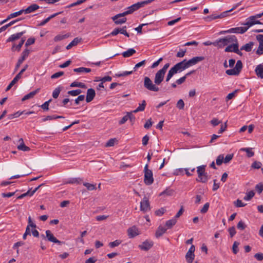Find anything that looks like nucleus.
<instances>
[{
    "mask_svg": "<svg viewBox=\"0 0 263 263\" xmlns=\"http://www.w3.org/2000/svg\"><path fill=\"white\" fill-rule=\"evenodd\" d=\"M154 1V0H146L133 4V12L138 10L140 8L143 7L145 5L150 4Z\"/></svg>",
    "mask_w": 263,
    "mask_h": 263,
    "instance_id": "obj_13",
    "label": "nucleus"
},
{
    "mask_svg": "<svg viewBox=\"0 0 263 263\" xmlns=\"http://www.w3.org/2000/svg\"><path fill=\"white\" fill-rule=\"evenodd\" d=\"M70 87H80L82 88H86V86L84 83H82V82H76V81L72 82L70 85Z\"/></svg>",
    "mask_w": 263,
    "mask_h": 263,
    "instance_id": "obj_32",
    "label": "nucleus"
},
{
    "mask_svg": "<svg viewBox=\"0 0 263 263\" xmlns=\"http://www.w3.org/2000/svg\"><path fill=\"white\" fill-rule=\"evenodd\" d=\"M186 52V49H181L177 53L176 57L177 58H182L184 56L185 53Z\"/></svg>",
    "mask_w": 263,
    "mask_h": 263,
    "instance_id": "obj_52",
    "label": "nucleus"
},
{
    "mask_svg": "<svg viewBox=\"0 0 263 263\" xmlns=\"http://www.w3.org/2000/svg\"><path fill=\"white\" fill-rule=\"evenodd\" d=\"M173 193L174 191L173 190L167 188L164 191L161 192L159 195L162 196L163 195H165L166 196H172Z\"/></svg>",
    "mask_w": 263,
    "mask_h": 263,
    "instance_id": "obj_38",
    "label": "nucleus"
},
{
    "mask_svg": "<svg viewBox=\"0 0 263 263\" xmlns=\"http://www.w3.org/2000/svg\"><path fill=\"white\" fill-rule=\"evenodd\" d=\"M146 61L143 60L142 61L137 63L135 65V67H134V70L135 71L137 70V69L139 68L140 67L143 66L145 64Z\"/></svg>",
    "mask_w": 263,
    "mask_h": 263,
    "instance_id": "obj_62",
    "label": "nucleus"
},
{
    "mask_svg": "<svg viewBox=\"0 0 263 263\" xmlns=\"http://www.w3.org/2000/svg\"><path fill=\"white\" fill-rule=\"evenodd\" d=\"M247 31V28L245 27H238L232 28L227 30L221 31L220 34H224L226 33H240L243 34Z\"/></svg>",
    "mask_w": 263,
    "mask_h": 263,
    "instance_id": "obj_8",
    "label": "nucleus"
},
{
    "mask_svg": "<svg viewBox=\"0 0 263 263\" xmlns=\"http://www.w3.org/2000/svg\"><path fill=\"white\" fill-rule=\"evenodd\" d=\"M25 40L26 38L25 37H23L21 38V40L18 45H16L15 43H14L11 47V50L12 51H14L15 50L20 51Z\"/></svg>",
    "mask_w": 263,
    "mask_h": 263,
    "instance_id": "obj_21",
    "label": "nucleus"
},
{
    "mask_svg": "<svg viewBox=\"0 0 263 263\" xmlns=\"http://www.w3.org/2000/svg\"><path fill=\"white\" fill-rule=\"evenodd\" d=\"M28 67V65H26L24 68H23L20 72L15 77V78L13 79V80L10 82L9 85L6 88V91H7L9 90L11 87L18 81L20 79H21L22 74L23 72L26 70Z\"/></svg>",
    "mask_w": 263,
    "mask_h": 263,
    "instance_id": "obj_9",
    "label": "nucleus"
},
{
    "mask_svg": "<svg viewBox=\"0 0 263 263\" xmlns=\"http://www.w3.org/2000/svg\"><path fill=\"white\" fill-rule=\"evenodd\" d=\"M230 45H228L224 49L225 52H234L235 49L237 48H238V40H237L236 42H233L230 44Z\"/></svg>",
    "mask_w": 263,
    "mask_h": 263,
    "instance_id": "obj_19",
    "label": "nucleus"
},
{
    "mask_svg": "<svg viewBox=\"0 0 263 263\" xmlns=\"http://www.w3.org/2000/svg\"><path fill=\"white\" fill-rule=\"evenodd\" d=\"M68 36H69V35H68V34H64V35L59 34L54 37V41L55 42H58V41H61L63 39H65L68 37Z\"/></svg>",
    "mask_w": 263,
    "mask_h": 263,
    "instance_id": "obj_40",
    "label": "nucleus"
},
{
    "mask_svg": "<svg viewBox=\"0 0 263 263\" xmlns=\"http://www.w3.org/2000/svg\"><path fill=\"white\" fill-rule=\"evenodd\" d=\"M132 13V6L128 7V10L122 13H119L116 15L112 17V20L116 24H122L125 23L126 21V18L124 17L127 14H130Z\"/></svg>",
    "mask_w": 263,
    "mask_h": 263,
    "instance_id": "obj_6",
    "label": "nucleus"
},
{
    "mask_svg": "<svg viewBox=\"0 0 263 263\" xmlns=\"http://www.w3.org/2000/svg\"><path fill=\"white\" fill-rule=\"evenodd\" d=\"M231 237H233L236 234V230L234 227H232L228 229Z\"/></svg>",
    "mask_w": 263,
    "mask_h": 263,
    "instance_id": "obj_61",
    "label": "nucleus"
},
{
    "mask_svg": "<svg viewBox=\"0 0 263 263\" xmlns=\"http://www.w3.org/2000/svg\"><path fill=\"white\" fill-rule=\"evenodd\" d=\"M255 72L257 76L261 79L263 78V65L259 64L258 65L255 69Z\"/></svg>",
    "mask_w": 263,
    "mask_h": 263,
    "instance_id": "obj_23",
    "label": "nucleus"
},
{
    "mask_svg": "<svg viewBox=\"0 0 263 263\" xmlns=\"http://www.w3.org/2000/svg\"><path fill=\"white\" fill-rule=\"evenodd\" d=\"M165 74V73L162 70H159L155 74L154 84L149 77H145L143 81L144 88L151 91H159L160 89L157 85H159L163 82Z\"/></svg>",
    "mask_w": 263,
    "mask_h": 263,
    "instance_id": "obj_1",
    "label": "nucleus"
},
{
    "mask_svg": "<svg viewBox=\"0 0 263 263\" xmlns=\"http://www.w3.org/2000/svg\"><path fill=\"white\" fill-rule=\"evenodd\" d=\"M254 192L250 191L247 193V195L244 197L243 199L246 201L250 200L254 197Z\"/></svg>",
    "mask_w": 263,
    "mask_h": 263,
    "instance_id": "obj_36",
    "label": "nucleus"
},
{
    "mask_svg": "<svg viewBox=\"0 0 263 263\" xmlns=\"http://www.w3.org/2000/svg\"><path fill=\"white\" fill-rule=\"evenodd\" d=\"M191 60L193 61V64L195 65L197 63L204 60V57H193V58H192Z\"/></svg>",
    "mask_w": 263,
    "mask_h": 263,
    "instance_id": "obj_44",
    "label": "nucleus"
},
{
    "mask_svg": "<svg viewBox=\"0 0 263 263\" xmlns=\"http://www.w3.org/2000/svg\"><path fill=\"white\" fill-rule=\"evenodd\" d=\"M153 125V122L151 121V118L148 119L144 125V127L146 129H148Z\"/></svg>",
    "mask_w": 263,
    "mask_h": 263,
    "instance_id": "obj_64",
    "label": "nucleus"
},
{
    "mask_svg": "<svg viewBox=\"0 0 263 263\" xmlns=\"http://www.w3.org/2000/svg\"><path fill=\"white\" fill-rule=\"evenodd\" d=\"M247 227V225L242 220L238 222L237 224V228L238 229L240 230H245Z\"/></svg>",
    "mask_w": 263,
    "mask_h": 263,
    "instance_id": "obj_48",
    "label": "nucleus"
},
{
    "mask_svg": "<svg viewBox=\"0 0 263 263\" xmlns=\"http://www.w3.org/2000/svg\"><path fill=\"white\" fill-rule=\"evenodd\" d=\"M205 165H202L197 167V173L198 174V178L196 181L201 183H206L209 179V176L205 172Z\"/></svg>",
    "mask_w": 263,
    "mask_h": 263,
    "instance_id": "obj_4",
    "label": "nucleus"
},
{
    "mask_svg": "<svg viewBox=\"0 0 263 263\" xmlns=\"http://www.w3.org/2000/svg\"><path fill=\"white\" fill-rule=\"evenodd\" d=\"M25 31H23L10 35V36L7 40V42H14V41L19 39L24 33H25Z\"/></svg>",
    "mask_w": 263,
    "mask_h": 263,
    "instance_id": "obj_17",
    "label": "nucleus"
},
{
    "mask_svg": "<svg viewBox=\"0 0 263 263\" xmlns=\"http://www.w3.org/2000/svg\"><path fill=\"white\" fill-rule=\"evenodd\" d=\"M177 107L179 109H183L184 106V103L182 99H180L178 101L177 103Z\"/></svg>",
    "mask_w": 263,
    "mask_h": 263,
    "instance_id": "obj_57",
    "label": "nucleus"
},
{
    "mask_svg": "<svg viewBox=\"0 0 263 263\" xmlns=\"http://www.w3.org/2000/svg\"><path fill=\"white\" fill-rule=\"evenodd\" d=\"M17 149L23 151H29L30 148L25 145L24 143H21L17 146Z\"/></svg>",
    "mask_w": 263,
    "mask_h": 263,
    "instance_id": "obj_46",
    "label": "nucleus"
},
{
    "mask_svg": "<svg viewBox=\"0 0 263 263\" xmlns=\"http://www.w3.org/2000/svg\"><path fill=\"white\" fill-rule=\"evenodd\" d=\"M256 39L259 42V46L256 51V53L259 55L263 54V35H256Z\"/></svg>",
    "mask_w": 263,
    "mask_h": 263,
    "instance_id": "obj_11",
    "label": "nucleus"
},
{
    "mask_svg": "<svg viewBox=\"0 0 263 263\" xmlns=\"http://www.w3.org/2000/svg\"><path fill=\"white\" fill-rule=\"evenodd\" d=\"M24 13V11H23V9H22L18 11H17V12H14V13H11L10 14H9L6 19L3 20V21H2L1 22V24H4V23L7 22L8 20L12 18H14V17H16L21 14H22L23 13Z\"/></svg>",
    "mask_w": 263,
    "mask_h": 263,
    "instance_id": "obj_16",
    "label": "nucleus"
},
{
    "mask_svg": "<svg viewBox=\"0 0 263 263\" xmlns=\"http://www.w3.org/2000/svg\"><path fill=\"white\" fill-rule=\"evenodd\" d=\"M62 13V12H58V13H54L53 14H52L51 15H50V16H49L48 17H47V18H46L45 20H43L42 22H41L40 23V24L39 25V26H44L45 25L46 23H47L51 18L55 17L56 16L58 15L59 14H61Z\"/></svg>",
    "mask_w": 263,
    "mask_h": 263,
    "instance_id": "obj_28",
    "label": "nucleus"
},
{
    "mask_svg": "<svg viewBox=\"0 0 263 263\" xmlns=\"http://www.w3.org/2000/svg\"><path fill=\"white\" fill-rule=\"evenodd\" d=\"M243 65L240 60L237 61L235 67L233 69H228L226 73L229 76H238L242 70Z\"/></svg>",
    "mask_w": 263,
    "mask_h": 263,
    "instance_id": "obj_7",
    "label": "nucleus"
},
{
    "mask_svg": "<svg viewBox=\"0 0 263 263\" xmlns=\"http://www.w3.org/2000/svg\"><path fill=\"white\" fill-rule=\"evenodd\" d=\"M82 41L81 38L76 37L73 39V40L67 46L66 49L67 50L70 49L72 47L74 46H76L79 43L81 42Z\"/></svg>",
    "mask_w": 263,
    "mask_h": 263,
    "instance_id": "obj_27",
    "label": "nucleus"
},
{
    "mask_svg": "<svg viewBox=\"0 0 263 263\" xmlns=\"http://www.w3.org/2000/svg\"><path fill=\"white\" fill-rule=\"evenodd\" d=\"M131 112H129L127 113V115L126 116H125L123 117L122 119L120 120L119 123L120 124H124L128 119H131Z\"/></svg>",
    "mask_w": 263,
    "mask_h": 263,
    "instance_id": "obj_45",
    "label": "nucleus"
},
{
    "mask_svg": "<svg viewBox=\"0 0 263 263\" xmlns=\"http://www.w3.org/2000/svg\"><path fill=\"white\" fill-rule=\"evenodd\" d=\"M166 230H167L166 228H165V227H162L161 226H160L158 228V229L156 232V233H155L156 237L157 238H159V237H161V236H162V235L163 234H164L166 232Z\"/></svg>",
    "mask_w": 263,
    "mask_h": 263,
    "instance_id": "obj_24",
    "label": "nucleus"
},
{
    "mask_svg": "<svg viewBox=\"0 0 263 263\" xmlns=\"http://www.w3.org/2000/svg\"><path fill=\"white\" fill-rule=\"evenodd\" d=\"M194 72H195L194 70H192V71L189 72L188 73H186L185 74V76H184L183 77H182L180 78V79L177 80L176 81V83L177 84H178V85L182 84V83H183L185 81V80L187 78V77L188 76H190L191 74H192V73H193Z\"/></svg>",
    "mask_w": 263,
    "mask_h": 263,
    "instance_id": "obj_25",
    "label": "nucleus"
},
{
    "mask_svg": "<svg viewBox=\"0 0 263 263\" xmlns=\"http://www.w3.org/2000/svg\"><path fill=\"white\" fill-rule=\"evenodd\" d=\"M121 241L119 240H116L114 241L111 242L109 243V246L110 248H114L115 247L118 246L120 243Z\"/></svg>",
    "mask_w": 263,
    "mask_h": 263,
    "instance_id": "obj_58",
    "label": "nucleus"
},
{
    "mask_svg": "<svg viewBox=\"0 0 263 263\" xmlns=\"http://www.w3.org/2000/svg\"><path fill=\"white\" fill-rule=\"evenodd\" d=\"M255 188L258 193L260 194L263 191V183L260 182L256 184Z\"/></svg>",
    "mask_w": 263,
    "mask_h": 263,
    "instance_id": "obj_49",
    "label": "nucleus"
},
{
    "mask_svg": "<svg viewBox=\"0 0 263 263\" xmlns=\"http://www.w3.org/2000/svg\"><path fill=\"white\" fill-rule=\"evenodd\" d=\"M195 258L194 253L187 252L185 255V259L187 263H192Z\"/></svg>",
    "mask_w": 263,
    "mask_h": 263,
    "instance_id": "obj_33",
    "label": "nucleus"
},
{
    "mask_svg": "<svg viewBox=\"0 0 263 263\" xmlns=\"http://www.w3.org/2000/svg\"><path fill=\"white\" fill-rule=\"evenodd\" d=\"M262 164L259 161H254L251 165V167L253 168L258 169L261 167Z\"/></svg>",
    "mask_w": 263,
    "mask_h": 263,
    "instance_id": "obj_56",
    "label": "nucleus"
},
{
    "mask_svg": "<svg viewBox=\"0 0 263 263\" xmlns=\"http://www.w3.org/2000/svg\"><path fill=\"white\" fill-rule=\"evenodd\" d=\"M210 123L213 126H216L218 125L219 124L221 123V121H219L216 118H213L211 121Z\"/></svg>",
    "mask_w": 263,
    "mask_h": 263,
    "instance_id": "obj_63",
    "label": "nucleus"
},
{
    "mask_svg": "<svg viewBox=\"0 0 263 263\" xmlns=\"http://www.w3.org/2000/svg\"><path fill=\"white\" fill-rule=\"evenodd\" d=\"M246 205V203H244L242 202V201L240 199H237L236 202H235V205L236 207L240 208L243 207Z\"/></svg>",
    "mask_w": 263,
    "mask_h": 263,
    "instance_id": "obj_60",
    "label": "nucleus"
},
{
    "mask_svg": "<svg viewBox=\"0 0 263 263\" xmlns=\"http://www.w3.org/2000/svg\"><path fill=\"white\" fill-rule=\"evenodd\" d=\"M40 7L37 5L35 4H32L26 9H23L24 13L25 14L30 13L38 9Z\"/></svg>",
    "mask_w": 263,
    "mask_h": 263,
    "instance_id": "obj_22",
    "label": "nucleus"
},
{
    "mask_svg": "<svg viewBox=\"0 0 263 263\" xmlns=\"http://www.w3.org/2000/svg\"><path fill=\"white\" fill-rule=\"evenodd\" d=\"M216 164L217 165H220L223 162V155H219L216 160Z\"/></svg>",
    "mask_w": 263,
    "mask_h": 263,
    "instance_id": "obj_53",
    "label": "nucleus"
},
{
    "mask_svg": "<svg viewBox=\"0 0 263 263\" xmlns=\"http://www.w3.org/2000/svg\"><path fill=\"white\" fill-rule=\"evenodd\" d=\"M234 155L233 154L227 155L225 158L223 157V163H229L233 158Z\"/></svg>",
    "mask_w": 263,
    "mask_h": 263,
    "instance_id": "obj_51",
    "label": "nucleus"
},
{
    "mask_svg": "<svg viewBox=\"0 0 263 263\" xmlns=\"http://www.w3.org/2000/svg\"><path fill=\"white\" fill-rule=\"evenodd\" d=\"M146 102L145 100H143L141 104H139V106L135 110H133V112L136 113L139 111H143L146 106Z\"/></svg>",
    "mask_w": 263,
    "mask_h": 263,
    "instance_id": "obj_30",
    "label": "nucleus"
},
{
    "mask_svg": "<svg viewBox=\"0 0 263 263\" xmlns=\"http://www.w3.org/2000/svg\"><path fill=\"white\" fill-rule=\"evenodd\" d=\"M30 51L28 49H25L22 53L21 57L18 59L17 63L15 66V71H16L20 67V65L26 59V58L29 55Z\"/></svg>",
    "mask_w": 263,
    "mask_h": 263,
    "instance_id": "obj_12",
    "label": "nucleus"
},
{
    "mask_svg": "<svg viewBox=\"0 0 263 263\" xmlns=\"http://www.w3.org/2000/svg\"><path fill=\"white\" fill-rule=\"evenodd\" d=\"M239 245V242H238L237 241H235L234 242L233 246H232V251H233V253L234 254H236L238 252V251H239L238 246Z\"/></svg>",
    "mask_w": 263,
    "mask_h": 263,
    "instance_id": "obj_42",
    "label": "nucleus"
},
{
    "mask_svg": "<svg viewBox=\"0 0 263 263\" xmlns=\"http://www.w3.org/2000/svg\"><path fill=\"white\" fill-rule=\"evenodd\" d=\"M51 101L52 100L50 99L48 101L45 102L41 106V107L44 110H48L49 109V103L51 102Z\"/></svg>",
    "mask_w": 263,
    "mask_h": 263,
    "instance_id": "obj_55",
    "label": "nucleus"
},
{
    "mask_svg": "<svg viewBox=\"0 0 263 263\" xmlns=\"http://www.w3.org/2000/svg\"><path fill=\"white\" fill-rule=\"evenodd\" d=\"M117 141L116 138L109 139L105 144L106 147L113 146L115 145V142Z\"/></svg>",
    "mask_w": 263,
    "mask_h": 263,
    "instance_id": "obj_50",
    "label": "nucleus"
},
{
    "mask_svg": "<svg viewBox=\"0 0 263 263\" xmlns=\"http://www.w3.org/2000/svg\"><path fill=\"white\" fill-rule=\"evenodd\" d=\"M210 206L209 203H206L203 206V208L201 209L200 212L202 214H204L207 212L208 211L209 208Z\"/></svg>",
    "mask_w": 263,
    "mask_h": 263,
    "instance_id": "obj_59",
    "label": "nucleus"
},
{
    "mask_svg": "<svg viewBox=\"0 0 263 263\" xmlns=\"http://www.w3.org/2000/svg\"><path fill=\"white\" fill-rule=\"evenodd\" d=\"M73 71L76 72L78 73H83L86 72L88 73L91 71V69L90 68H85V67H80L78 68H74L73 69Z\"/></svg>",
    "mask_w": 263,
    "mask_h": 263,
    "instance_id": "obj_34",
    "label": "nucleus"
},
{
    "mask_svg": "<svg viewBox=\"0 0 263 263\" xmlns=\"http://www.w3.org/2000/svg\"><path fill=\"white\" fill-rule=\"evenodd\" d=\"M24 111H17L13 114H11L8 116V119L10 120L13 119L14 118H17L24 114Z\"/></svg>",
    "mask_w": 263,
    "mask_h": 263,
    "instance_id": "obj_47",
    "label": "nucleus"
},
{
    "mask_svg": "<svg viewBox=\"0 0 263 263\" xmlns=\"http://www.w3.org/2000/svg\"><path fill=\"white\" fill-rule=\"evenodd\" d=\"M96 95L95 91L92 88H89L87 91L86 101L87 102H91L95 98Z\"/></svg>",
    "mask_w": 263,
    "mask_h": 263,
    "instance_id": "obj_15",
    "label": "nucleus"
},
{
    "mask_svg": "<svg viewBox=\"0 0 263 263\" xmlns=\"http://www.w3.org/2000/svg\"><path fill=\"white\" fill-rule=\"evenodd\" d=\"M46 239L50 242L58 243L59 245H61L62 244L64 243V242L61 241L59 240H58L53 235V234L51 233V232L50 230H47L46 231Z\"/></svg>",
    "mask_w": 263,
    "mask_h": 263,
    "instance_id": "obj_10",
    "label": "nucleus"
},
{
    "mask_svg": "<svg viewBox=\"0 0 263 263\" xmlns=\"http://www.w3.org/2000/svg\"><path fill=\"white\" fill-rule=\"evenodd\" d=\"M140 209L141 211L146 212L149 210V203L147 197H144L140 202Z\"/></svg>",
    "mask_w": 263,
    "mask_h": 263,
    "instance_id": "obj_14",
    "label": "nucleus"
},
{
    "mask_svg": "<svg viewBox=\"0 0 263 263\" xmlns=\"http://www.w3.org/2000/svg\"><path fill=\"white\" fill-rule=\"evenodd\" d=\"M177 222V220L175 218L168 220L166 221L165 226L167 229H171Z\"/></svg>",
    "mask_w": 263,
    "mask_h": 263,
    "instance_id": "obj_31",
    "label": "nucleus"
},
{
    "mask_svg": "<svg viewBox=\"0 0 263 263\" xmlns=\"http://www.w3.org/2000/svg\"><path fill=\"white\" fill-rule=\"evenodd\" d=\"M184 62H185V61H182L181 62L176 64L169 70L165 79V81L166 82H168L174 74L179 73L185 69H187Z\"/></svg>",
    "mask_w": 263,
    "mask_h": 263,
    "instance_id": "obj_2",
    "label": "nucleus"
},
{
    "mask_svg": "<svg viewBox=\"0 0 263 263\" xmlns=\"http://www.w3.org/2000/svg\"><path fill=\"white\" fill-rule=\"evenodd\" d=\"M241 150L246 152L248 157H252L254 155V153L252 151L251 148H242Z\"/></svg>",
    "mask_w": 263,
    "mask_h": 263,
    "instance_id": "obj_39",
    "label": "nucleus"
},
{
    "mask_svg": "<svg viewBox=\"0 0 263 263\" xmlns=\"http://www.w3.org/2000/svg\"><path fill=\"white\" fill-rule=\"evenodd\" d=\"M83 185L87 188L89 191H92L96 189V184H91L89 183L84 182Z\"/></svg>",
    "mask_w": 263,
    "mask_h": 263,
    "instance_id": "obj_37",
    "label": "nucleus"
},
{
    "mask_svg": "<svg viewBox=\"0 0 263 263\" xmlns=\"http://www.w3.org/2000/svg\"><path fill=\"white\" fill-rule=\"evenodd\" d=\"M62 90L61 87H58L56 88L52 92V97L53 98L56 99L58 97L61 91Z\"/></svg>",
    "mask_w": 263,
    "mask_h": 263,
    "instance_id": "obj_41",
    "label": "nucleus"
},
{
    "mask_svg": "<svg viewBox=\"0 0 263 263\" xmlns=\"http://www.w3.org/2000/svg\"><path fill=\"white\" fill-rule=\"evenodd\" d=\"M217 18H218L217 15L215 14H212L204 18V20L207 22H210Z\"/></svg>",
    "mask_w": 263,
    "mask_h": 263,
    "instance_id": "obj_54",
    "label": "nucleus"
},
{
    "mask_svg": "<svg viewBox=\"0 0 263 263\" xmlns=\"http://www.w3.org/2000/svg\"><path fill=\"white\" fill-rule=\"evenodd\" d=\"M82 92L81 89H76L73 90H70L68 91V94L72 96H76L80 95Z\"/></svg>",
    "mask_w": 263,
    "mask_h": 263,
    "instance_id": "obj_43",
    "label": "nucleus"
},
{
    "mask_svg": "<svg viewBox=\"0 0 263 263\" xmlns=\"http://www.w3.org/2000/svg\"><path fill=\"white\" fill-rule=\"evenodd\" d=\"M62 118H64V117L62 116H55V115L48 116L46 118H44L43 119V121L44 122H45L47 120H54V119H62Z\"/></svg>",
    "mask_w": 263,
    "mask_h": 263,
    "instance_id": "obj_35",
    "label": "nucleus"
},
{
    "mask_svg": "<svg viewBox=\"0 0 263 263\" xmlns=\"http://www.w3.org/2000/svg\"><path fill=\"white\" fill-rule=\"evenodd\" d=\"M144 182L147 185H150L154 182V178L152 171L148 169V164L147 163L144 168Z\"/></svg>",
    "mask_w": 263,
    "mask_h": 263,
    "instance_id": "obj_5",
    "label": "nucleus"
},
{
    "mask_svg": "<svg viewBox=\"0 0 263 263\" xmlns=\"http://www.w3.org/2000/svg\"><path fill=\"white\" fill-rule=\"evenodd\" d=\"M39 91V89H37L34 91H31L29 92L28 94L25 95L22 99V101H24L26 100H28L30 98H33L37 92Z\"/></svg>",
    "mask_w": 263,
    "mask_h": 263,
    "instance_id": "obj_29",
    "label": "nucleus"
},
{
    "mask_svg": "<svg viewBox=\"0 0 263 263\" xmlns=\"http://www.w3.org/2000/svg\"><path fill=\"white\" fill-rule=\"evenodd\" d=\"M153 246V241H149L146 240L144 241L141 245L139 246V247L142 250L147 251L149 250Z\"/></svg>",
    "mask_w": 263,
    "mask_h": 263,
    "instance_id": "obj_18",
    "label": "nucleus"
},
{
    "mask_svg": "<svg viewBox=\"0 0 263 263\" xmlns=\"http://www.w3.org/2000/svg\"><path fill=\"white\" fill-rule=\"evenodd\" d=\"M254 43L253 42H250L246 44L240 48V50H245L247 52H250L252 50L253 46Z\"/></svg>",
    "mask_w": 263,
    "mask_h": 263,
    "instance_id": "obj_26",
    "label": "nucleus"
},
{
    "mask_svg": "<svg viewBox=\"0 0 263 263\" xmlns=\"http://www.w3.org/2000/svg\"><path fill=\"white\" fill-rule=\"evenodd\" d=\"M236 42L237 37L235 35H227L223 38L219 39V40H216V43L214 44V46L221 48L225 46H228V45L231 43Z\"/></svg>",
    "mask_w": 263,
    "mask_h": 263,
    "instance_id": "obj_3",
    "label": "nucleus"
},
{
    "mask_svg": "<svg viewBox=\"0 0 263 263\" xmlns=\"http://www.w3.org/2000/svg\"><path fill=\"white\" fill-rule=\"evenodd\" d=\"M256 19L254 15L251 16L247 18V21L246 23H242V25L245 26L248 30L250 27L254 25L252 23L255 22Z\"/></svg>",
    "mask_w": 263,
    "mask_h": 263,
    "instance_id": "obj_20",
    "label": "nucleus"
}]
</instances>
